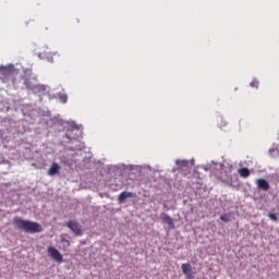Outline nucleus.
<instances>
[{
	"instance_id": "obj_1",
	"label": "nucleus",
	"mask_w": 279,
	"mask_h": 279,
	"mask_svg": "<svg viewBox=\"0 0 279 279\" xmlns=\"http://www.w3.org/2000/svg\"><path fill=\"white\" fill-rule=\"evenodd\" d=\"M13 225L15 228H17V230H22L27 234H38L39 232H43V226H40V223L23 220L21 217L13 218Z\"/></svg>"
},
{
	"instance_id": "obj_2",
	"label": "nucleus",
	"mask_w": 279,
	"mask_h": 279,
	"mask_svg": "<svg viewBox=\"0 0 279 279\" xmlns=\"http://www.w3.org/2000/svg\"><path fill=\"white\" fill-rule=\"evenodd\" d=\"M48 256L52 258V260H56V263H62V254L53 246L48 247Z\"/></svg>"
},
{
	"instance_id": "obj_3",
	"label": "nucleus",
	"mask_w": 279,
	"mask_h": 279,
	"mask_svg": "<svg viewBox=\"0 0 279 279\" xmlns=\"http://www.w3.org/2000/svg\"><path fill=\"white\" fill-rule=\"evenodd\" d=\"M68 228L76 234V236H82V226L75 220H70L66 222Z\"/></svg>"
},
{
	"instance_id": "obj_4",
	"label": "nucleus",
	"mask_w": 279,
	"mask_h": 279,
	"mask_svg": "<svg viewBox=\"0 0 279 279\" xmlns=\"http://www.w3.org/2000/svg\"><path fill=\"white\" fill-rule=\"evenodd\" d=\"M181 268L184 276H186L187 279L195 278V275H193V267L191 266V264H182Z\"/></svg>"
},
{
	"instance_id": "obj_5",
	"label": "nucleus",
	"mask_w": 279,
	"mask_h": 279,
	"mask_svg": "<svg viewBox=\"0 0 279 279\" xmlns=\"http://www.w3.org/2000/svg\"><path fill=\"white\" fill-rule=\"evenodd\" d=\"M160 217L163 223H167V226H169L170 228H175V225L173 223V218H171L169 215L162 213Z\"/></svg>"
},
{
	"instance_id": "obj_6",
	"label": "nucleus",
	"mask_w": 279,
	"mask_h": 279,
	"mask_svg": "<svg viewBox=\"0 0 279 279\" xmlns=\"http://www.w3.org/2000/svg\"><path fill=\"white\" fill-rule=\"evenodd\" d=\"M60 172V165L53 162L50 167V169H48V175L53 177L57 175V173Z\"/></svg>"
},
{
	"instance_id": "obj_7",
	"label": "nucleus",
	"mask_w": 279,
	"mask_h": 279,
	"mask_svg": "<svg viewBox=\"0 0 279 279\" xmlns=\"http://www.w3.org/2000/svg\"><path fill=\"white\" fill-rule=\"evenodd\" d=\"M257 186L262 191H269V182H267V180H265V179H258Z\"/></svg>"
},
{
	"instance_id": "obj_8",
	"label": "nucleus",
	"mask_w": 279,
	"mask_h": 279,
	"mask_svg": "<svg viewBox=\"0 0 279 279\" xmlns=\"http://www.w3.org/2000/svg\"><path fill=\"white\" fill-rule=\"evenodd\" d=\"M130 197H134V193H132V192H122L118 196V201L120 202V204H123V202H125V199H128Z\"/></svg>"
},
{
	"instance_id": "obj_9",
	"label": "nucleus",
	"mask_w": 279,
	"mask_h": 279,
	"mask_svg": "<svg viewBox=\"0 0 279 279\" xmlns=\"http://www.w3.org/2000/svg\"><path fill=\"white\" fill-rule=\"evenodd\" d=\"M31 90H33V93L38 94V93H45V90H47V88L45 87V85H35L33 87H31Z\"/></svg>"
},
{
	"instance_id": "obj_10",
	"label": "nucleus",
	"mask_w": 279,
	"mask_h": 279,
	"mask_svg": "<svg viewBox=\"0 0 279 279\" xmlns=\"http://www.w3.org/2000/svg\"><path fill=\"white\" fill-rule=\"evenodd\" d=\"M239 173H240L241 178H250V169H247V168L239 169Z\"/></svg>"
},
{
	"instance_id": "obj_11",
	"label": "nucleus",
	"mask_w": 279,
	"mask_h": 279,
	"mask_svg": "<svg viewBox=\"0 0 279 279\" xmlns=\"http://www.w3.org/2000/svg\"><path fill=\"white\" fill-rule=\"evenodd\" d=\"M221 221L228 222L230 221V216L228 214H223L220 216Z\"/></svg>"
},
{
	"instance_id": "obj_12",
	"label": "nucleus",
	"mask_w": 279,
	"mask_h": 279,
	"mask_svg": "<svg viewBox=\"0 0 279 279\" xmlns=\"http://www.w3.org/2000/svg\"><path fill=\"white\" fill-rule=\"evenodd\" d=\"M268 217L271 221H278V217L276 216V214H268Z\"/></svg>"
},
{
	"instance_id": "obj_13",
	"label": "nucleus",
	"mask_w": 279,
	"mask_h": 279,
	"mask_svg": "<svg viewBox=\"0 0 279 279\" xmlns=\"http://www.w3.org/2000/svg\"><path fill=\"white\" fill-rule=\"evenodd\" d=\"M250 85L252 86V88H258V81L254 80L253 82H251Z\"/></svg>"
},
{
	"instance_id": "obj_14",
	"label": "nucleus",
	"mask_w": 279,
	"mask_h": 279,
	"mask_svg": "<svg viewBox=\"0 0 279 279\" xmlns=\"http://www.w3.org/2000/svg\"><path fill=\"white\" fill-rule=\"evenodd\" d=\"M60 99H61L62 104H66V95H62L60 97Z\"/></svg>"
},
{
	"instance_id": "obj_15",
	"label": "nucleus",
	"mask_w": 279,
	"mask_h": 279,
	"mask_svg": "<svg viewBox=\"0 0 279 279\" xmlns=\"http://www.w3.org/2000/svg\"><path fill=\"white\" fill-rule=\"evenodd\" d=\"M61 242L66 243L68 245H71V242H69V240H66V239H61Z\"/></svg>"
}]
</instances>
